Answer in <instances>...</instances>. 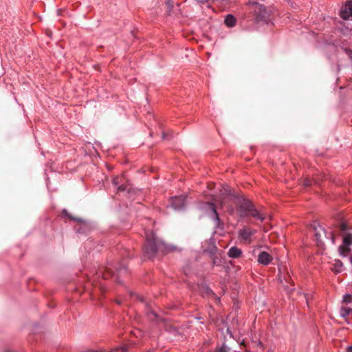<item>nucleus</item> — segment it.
I'll use <instances>...</instances> for the list:
<instances>
[{
    "label": "nucleus",
    "instance_id": "1",
    "mask_svg": "<svg viewBox=\"0 0 352 352\" xmlns=\"http://www.w3.org/2000/svg\"><path fill=\"white\" fill-rule=\"evenodd\" d=\"M227 201H231L235 204L240 217H252L261 221L264 219L262 214L256 210L254 204L244 197L235 195L232 192L231 190H229L222 199L221 203L222 207L226 206V203Z\"/></svg>",
    "mask_w": 352,
    "mask_h": 352
},
{
    "label": "nucleus",
    "instance_id": "2",
    "mask_svg": "<svg viewBox=\"0 0 352 352\" xmlns=\"http://www.w3.org/2000/svg\"><path fill=\"white\" fill-rule=\"evenodd\" d=\"M146 239L144 246V256L153 258L157 254L164 255L177 250V247L167 244L156 237L153 233H146Z\"/></svg>",
    "mask_w": 352,
    "mask_h": 352
},
{
    "label": "nucleus",
    "instance_id": "3",
    "mask_svg": "<svg viewBox=\"0 0 352 352\" xmlns=\"http://www.w3.org/2000/svg\"><path fill=\"white\" fill-rule=\"evenodd\" d=\"M264 0H250L249 8L252 14V21L254 26L251 30H256L264 23Z\"/></svg>",
    "mask_w": 352,
    "mask_h": 352
},
{
    "label": "nucleus",
    "instance_id": "4",
    "mask_svg": "<svg viewBox=\"0 0 352 352\" xmlns=\"http://www.w3.org/2000/svg\"><path fill=\"white\" fill-rule=\"evenodd\" d=\"M128 273V269L124 263H120L117 267L107 266L104 270H100L98 276H102L103 279H108L111 277H115V280L118 283H122L120 277Z\"/></svg>",
    "mask_w": 352,
    "mask_h": 352
},
{
    "label": "nucleus",
    "instance_id": "5",
    "mask_svg": "<svg viewBox=\"0 0 352 352\" xmlns=\"http://www.w3.org/2000/svg\"><path fill=\"white\" fill-rule=\"evenodd\" d=\"M237 342L239 343L241 346H243L245 348L247 352H254L252 350L255 347L259 348L261 351L264 350V346L261 338H257L256 335L252 336L250 345L248 346L244 339L241 340L239 339Z\"/></svg>",
    "mask_w": 352,
    "mask_h": 352
},
{
    "label": "nucleus",
    "instance_id": "6",
    "mask_svg": "<svg viewBox=\"0 0 352 352\" xmlns=\"http://www.w3.org/2000/svg\"><path fill=\"white\" fill-rule=\"evenodd\" d=\"M62 213H63V215L65 216V217H67V218H69L70 219L76 221L80 223L79 227L78 228H76V232L78 233H80V234H87V232L89 230V226L88 225L87 223L82 221L79 218H75V217L71 216L69 214L68 211L67 210H65V209H64L63 210Z\"/></svg>",
    "mask_w": 352,
    "mask_h": 352
},
{
    "label": "nucleus",
    "instance_id": "7",
    "mask_svg": "<svg viewBox=\"0 0 352 352\" xmlns=\"http://www.w3.org/2000/svg\"><path fill=\"white\" fill-rule=\"evenodd\" d=\"M340 16L344 20L352 19V1H347L341 7Z\"/></svg>",
    "mask_w": 352,
    "mask_h": 352
},
{
    "label": "nucleus",
    "instance_id": "8",
    "mask_svg": "<svg viewBox=\"0 0 352 352\" xmlns=\"http://www.w3.org/2000/svg\"><path fill=\"white\" fill-rule=\"evenodd\" d=\"M204 210L208 212L210 215V217L217 223H219L220 219L219 217V214L217 211L216 206L212 202H206L204 204Z\"/></svg>",
    "mask_w": 352,
    "mask_h": 352
},
{
    "label": "nucleus",
    "instance_id": "9",
    "mask_svg": "<svg viewBox=\"0 0 352 352\" xmlns=\"http://www.w3.org/2000/svg\"><path fill=\"white\" fill-rule=\"evenodd\" d=\"M170 206L176 210H182L186 206V197L175 196L171 199Z\"/></svg>",
    "mask_w": 352,
    "mask_h": 352
},
{
    "label": "nucleus",
    "instance_id": "10",
    "mask_svg": "<svg viewBox=\"0 0 352 352\" xmlns=\"http://www.w3.org/2000/svg\"><path fill=\"white\" fill-rule=\"evenodd\" d=\"M124 178L123 177H115L113 179V184L119 191H129L130 187L124 183Z\"/></svg>",
    "mask_w": 352,
    "mask_h": 352
},
{
    "label": "nucleus",
    "instance_id": "11",
    "mask_svg": "<svg viewBox=\"0 0 352 352\" xmlns=\"http://www.w3.org/2000/svg\"><path fill=\"white\" fill-rule=\"evenodd\" d=\"M263 246L258 245L252 248V254L254 256H258V262L264 264V251L262 250Z\"/></svg>",
    "mask_w": 352,
    "mask_h": 352
},
{
    "label": "nucleus",
    "instance_id": "12",
    "mask_svg": "<svg viewBox=\"0 0 352 352\" xmlns=\"http://www.w3.org/2000/svg\"><path fill=\"white\" fill-rule=\"evenodd\" d=\"M241 254L242 251L241 250V249L238 248L236 246L232 247L228 252V256L232 258H239L241 255Z\"/></svg>",
    "mask_w": 352,
    "mask_h": 352
},
{
    "label": "nucleus",
    "instance_id": "13",
    "mask_svg": "<svg viewBox=\"0 0 352 352\" xmlns=\"http://www.w3.org/2000/svg\"><path fill=\"white\" fill-rule=\"evenodd\" d=\"M252 234L253 232L250 229L243 228L239 231V236L245 241L248 240Z\"/></svg>",
    "mask_w": 352,
    "mask_h": 352
},
{
    "label": "nucleus",
    "instance_id": "14",
    "mask_svg": "<svg viewBox=\"0 0 352 352\" xmlns=\"http://www.w3.org/2000/svg\"><path fill=\"white\" fill-rule=\"evenodd\" d=\"M236 19L232 14H228L224 20L225 24L229 27L232 28L236 25Z\"/></svg>",
    "mask_w": 352,
    "mask_h": 352
},
{
    "label": "nucleus",
    "instance_id": "15",
    "mask_svg": "<svg viewBox=\"0 0 352 352\" xmlns=\"http://www.w3.org/2000/svg\"><path fill=\"white\" fill-rule=\"evenodd\" d=\"M352 314V308L350 307H342L340 309V315L342 318H346V316Z\"/></svg>",
    "mask_w": 352,
    "mask_h": 352
},
{
    "label": "nucleus",
    "instance_id": "16",
    "mask_svg": "<svg viewBox=\"0 0 352 352\" xmlns=\"http://www.w3.org/2000/svg\"><path fill=\"white\" fill-rule=\"evenodd\" d=\"M351 249L349 245H340L339 247V252L342 256H348Z\"/></svg>",
    "mask_w": 352,
    "mask_h": 352
},
{
    "label": "nucleus",
    "instance_id": "17",
    "mask_svg": "<svg viewBox=\"0 0 352 352\" xmlns=\"http://www.w3.org/2000/svg\"><path fill=\"white\" fill-rule=\"evenodd\" d=\"M352 245V234L347 233L343 236V244L342 245Z\"/></svg>",
    "mask_w": 352,
    "mask_h": 352
},
{
    "label": "nucleus",
    "instance_id": "18",
    "mask_svg": "<svg viewBox=\"0 0 352 352\" xmlns=\"http://www.w3.org/2000/svg\"><path fill=\"white\" fill-rule=\"evenodd\" d=\"M343 267V263L340 260H335L334 267L333 270L336 273H340L342 272Z\"/></svg>",
    "mask_w": 352,
    "mask_h": 352
},
{
    "label": "nucleus",
    "instance_id": "19",
    "mask_svg": "<svg viewBox=\"0 0 352 352\" xmlns=\"http://www.w3.org/2000/svg\"><path fill=\"white\" fill-rule=\"evenodd\" d=\"M230 348L225 343H223L220 346L217 347L216 352H230Z\"/></svg>",
    "mask_w": 352,
    "mask_h": 352
},
{
    "label": "nucleus",
    "instance_id": "20",
    "mask_svg": "<svg viewBox=\"0 0 352 352\" xmlns=\"http://www.w3.org/2000/svg\"><path fill=\"white\" fill-rule=\"evenodd\" d=\"M147 316L150 320H154L157 319V315L153 311L151 310L147 312Z\"/></svg>",
    "mask_w": 352,
    "mask_h": 352
},
{
    "label": "nucleus",
    "instance_id": "21",
    "mask_svg": "<svg viewBox=\"0 0 352 352\" xmlns=\"http://www.w3.org/2000/svg\"><path fill=\"white\" fill-rule=\"evenodd\" d=\"M273 260V257L271 256V254L265 251V265L270 263Z\"/></svg>",
    "mask_w": 352,
    "mask_h": 352
},
{
    "label": "nucleus",
    "instance_id": "22",
    "mask_svg": "<svg viewBox=\"0 0 352 352\" xmlns=\"http://www.w3.org/2000/svg\"><path fill=\"white\" fill-rule=\"evenodd\" d=\"M204 292L206 294L210 296L212 295L214 296V293L212 291V289L208 286H205L204 287Z\"/></svg>",
    "mask_w": 352,
    "mask_h": 352
},
{
    "label": "nucleus",
    "instance_id": "23",
    "mask_svg": "<svg viewBox=\"0 0 352 352\" xmlns=\"http://www.w3.org/2000/svg\"><path fill=\"white\" fill-rule=\"evenodd\" d=\"M343 301L346 303H350L352 302V296L351 294H346L343 296Z\"/></svg>",
    "mask_w": 352,
    "mask_h": 352
},
{
    "label": "nucleus",
    "instance_id": "24",
    "mask_svg": "<svg viewBox=\"0 0 352 352\" xmlns=\"http://www.w3.org/2000/svg\"><path fill=\"white\" fill-rule=\"evenodd\" d=\"M340 230L344 232L347 230V226L345 223H342L340 226Z\"/></svg>",
    "mask_w": 352,
    "mask_h": 352
},
{
    "label": "nucleus",
    "instance_id": "25",
    "mask_svg": "<svg viewBox=\"0 0 352 352\" xmlns=\"http://www.w3.org/2000/svg\"><path fill=\"white\" fill-rule=\"evenodd\" d=\"M226 332H227V333L230 336V338H234L233 333H232V332L231 329H230L229 327H228V328H227V329H226Z\"/></svg>",
    "mask_w": 352,
    "mask_h": 352
},
{
    "label": "nucleus",
    "instance_id": "26",
    "mask_svg": "<svg viewBox=\"0 0 352 352\" xmlns=\"http://www.w3.org/2000/svg\"><path fill=\"white\" fill-rule=\"evenodd\" d=\"M316 236L317 238V240H319L320 238V233L316 230Z\"/></svg>",
    "mask_w": 352,
    "mask_h": 352
},
{
    "label": "nucleus",
    "instance_id": "27",
    "mask_svg": "<svg viewBox=\"0 0 352 352\" xmlns=\"http://www.w3.org/2000/svg\"><path fill=\"white\" fill-rule=\"evenodd\" d=\"M329 235L331 236V240H332V243H335V238H334V236L333 235L332 233H329Z\"/></svg>",
    "mask_w": 352,
    "mask_h": 352
},
{
    "label": "nucleus",
    "instance_id": "28",
    "mask_svg": "<svg viewBox=\"0 0 352 352\" xmlns=\"http://www.w3.org/2000/svg\"><path fill=\"white\" fill-rule=\"evenodd\" d=\"M346 352H352V345L349 346L346 348Z\"/></svg>",
    "mask_w": 352,
    "mask_h": 352
},
{
    "label": "nucleus",
    "instance_id": "29",
    "mask_svg": "<svg viewBox=\"0 0 352 352\" xmlns=\"http://www.w3.org/2000/svg\"><path fill=\"white\" fill-rule=\"evenodd\" d=\"M167 4L168 6V7H172L173 6V3H170V1L168 0L167 1Z\"/></svg>",
    "mask_w": 352,
    "mask_h": 352
},
{
    "label": "nucleus",
    "instance_id": "30",
    "mask_svg": "<svg viewBox=\"0 0 352 352\" xmlns=\"http://www.w3.org/2000/svg\"><path fill=\"white\" fill-rule=\"evenodd\" d=\"M305 185L306 186H309V185H310V182H309V181L306 180V181L305 182Z\"/></svg>",
    "mask_w": 352,
    "mask_h": 352
},
{
    "label": "nucleus",
    "instance_id": "31",
    "mask_svg": "<svg viewBox=\"0 0 352 352\" xmlns=\"http://www.w3.org/2000/svg\"><path fill=\"white\" fill-rule=\"evenodd\" d=\"M228 208L230 210L231 212H232L233 210H234V208H233V207L232 206H228Z\"/></svg>",
    "mask_w": 352,
    "mask_h": 352
},
{
    "label": "nucleus",
    "instance_id": "32",
    "mask_svg": "<svg viewBox=\"0 0 352 352\" xmlns=\"http://www.w3.org/2000/svg\"><path fill=\"white\" fill-rule=\"evenodd\" d=\"M304 296H305V298L306 299L307 303H308V295L305 294Z\"/></svg>",
    "mask_w": 352,
    "mask_h": 352
},
{
    "label": "nucleus",
    "instance_id": "33",
    "mask_svg": "<svg viewBox=\"0 0 352 352\" xmlns=\"http://www.w3.org/2000/svg\"><path fill=\"white\" fill-rule=\"evenodd\" d=\"M349 261H350L351 263L352 264V254H351V256L349 258Z\"/></svg>",
    "mask_w": 352,
    "mask_h": 352
},
{
    "label": "nucleus",
    "instance_id": "34",
    "mask_svg": "<svg viewBox=\"0 0 352 352\" xmlns=\"http://www.w3.org/2000/svg\"><path fill=\"white\" fill-rule=\"evenodd\" d=\"M320 230H321L324 233H326L325 230H324L323 228H320Z\"/></svg>",
    "mask_w": 352,
    "mask_h": 352
},
{
    "label": "nucleus",
    "instance_id": "35",
    "mask_svg": "<svg viewBox=\"0 0 352 352\" xmlns=\"http://www.w3.org/2000/svg\"><path fill=\"white\" fill-rule=\"evenodd\" d=\"M213 263H214V265H217V261H216L215 260H214Z\"/></svg>",
    "mask_w": 352,
    "mask_h": 352
},
{
    "label": "nucleus",
    "instance_id": "36",
    "mask_svg": "<svg viewBox=\"0 0 352 352\" xmlns=\"http://www.w3.org/2000/svg\"><path fill=\"white\" fill-rule=\"evenodd\" d=\"M265 24H268V21H267V20H266V19H265Z\"/></svg>",
    "mask_w": 352,
    "mask_h": 352
},
{
    "label": "nucleus",
    "instance_id": "37",
    "mask_svg": "<svg viewBox=\"0 0 352 352\" xmlns=\"http://www.w3.org/2000/svg\"><path fill=\"white\" fill-rule=\"evenodd\" d=\"M265 249L269 250V248L267 247V245H265Z\"/></svg>",
    "mask_w": 352,
    "mask_h": 352
},
{
    "label": "nucleus",
    "instance_id": "38",
    "mask_svg": "<svg viewBox=\"0 0 352 352\" xmlns=\"http://www.w3.org/2000/svg\"><path fill=\"white\" fill-rule=\"evenodd\" d=\"M265 232H267V227H266V226H265Z\"/></svg>",
    "mask_w": 352,
    "mask_h": 352
},
{
    "label": "nucleus",
    "instance_id": "39",
    "mask_svg": "<svg viewBox=\"0 0 352 352\" xmlns=\"http://www.w3.org/2000/svg\"><path fill=\"white\" fill-rule=\"evenodd\" d=\"M255 352H258L257 349H256V350L255 351Z\"/></svg>",
    "mask_w": 352,
    "mask_h": 352
}]
</instances>
